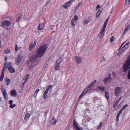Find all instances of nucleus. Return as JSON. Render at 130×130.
Returning <instances> with one entry per match:
<instances>
[{"label": "nucleus", "instance_id": "nucleus-9", "mask_svg": "<svg viewBox=\"0 0 130 130\" xmlns=\"http://www.w3.org/2000/svg\"><path fill=\"white\" fill-rule=\"evenodd\" d=\"M37 41L35 40L34 43H32L29 46V49L30 51H31L33 48L34 47L36 44Z\"/></svg>", "mask_w": 130, "mask_h": 130}, {"label": "nucleus", "instance_id": "nucleus-40", "mask_svg": "<svg viewBox=\"0 0 130 130\" xmlns=\"http://www.w3.org/2000/svg\"><path fill=\"white\" fill-rule=\"evenodd\" d=\"M3 94L4 97L5 98V99L6 100H7L8 99V97L7 95V93H5V94H4V93Z\"/></svg>", "mask_w": 130, "mask_h": 130}, {"label": "nucleus", "instance_id": "nucleus-26", "mask_svg": "<svg viewBox=\"0 0 130 130\" xmlns=\"http://www.w3.org/2000/svg\"><path fill=\"white\" fill-rule=\"evenodd\" d=\"M4 73H2V74H1L0 76V81L2 82L4 78Z\"/></svg>", "mask_w": 130, "mask_h": 130}, {"label": "nucleus", "instance_id": "nucleus-21", "mask_svg": "<svg viewBox=\"0 0 130 130\" xmlns=\"http://www.w3.org/2000/svg\"><path fill=\"white\" fill-rule=\"evenodd\" d=\"M30 115L28 113H27L25 115V117L24 118V119L25 120L27 121L28 119L30 117Z\"/></svg>", "mask_w": 130, "mask_h": 130}, {"label": "nucleus", "instance_id": "nucleus-57", "mask_svg": "<svg viewBox=\"0 0 130 130\" xmlns=\"http://www.w3.org/2000/svg\"><path fill=\"white\" fill-rule=\"evenodd\" d=\"M74 0H70L68 2V3H69V4H71V3L73 2Z\"/></svg>", "mask_w": 130, "mask_h": 130}, {"label": "nucleus", "instance_id": "nucleus-7", "mask_svg": "<svg viewBox=\"0 0 130 130\" xmlns=\"http://www.w3.org/2000/svg\"><path fill=\"white\" fill-rule=\"evenodd\" d=\"M2 24L3 26H4L5 25L9 26L10 25L11 22L10 21H5L2 22Z\"/></svg>", "mask_w": 130, "mask_h": 130}, {"label": "nucleus", "instance_id": "nucleus-2", "mask_svg": "<svg viewBox=\"0 0 130 130\" xmlns=\"http://www.w3.org/2000/svg\"><path fill=\"white\" fill-rule=\"evenodd\" d=\"M130 69V55L127 57V60L123 64V71L124 72H126L128 70Z\"/></svg>", "mask_w": 130, "mask_h": 130}, {"label": "nucleus", "instance_id": "nucleus-23", "mask_svg": "<svg viewBox=\"0 0 130 130\" xmlns=\"http://www.w3.org/2000/svg\"><path fill=\"white\" fill-rule=\"evenodd\" d=\"M130 28V25H129L127 27V28H126L124 30V31L123 32V35L127 31H128L129 29Z\"/></svg>", "mask_w": 130, "mask_h": 130}, {"label": "nucleus", "instance_id": "nucleus-17", "mask_svg": "<svg viewBox=\"0 0 130 130\" xmlns=\"http://www.w3.org/2000/svg\"><path fill=\"white\" fill-rule=\"evenodd\" d=\"M48 91H49L48 90L46 89V90L44 92L43 94V98L44 99H45L47 98V93H48Z\"/></svg>", "mask_w": 130, "mask_h": 130}, {"label": "nucleus", "instance_id": "nucleus-63", "mask_svg": "<svg viewBox=\"0 0 130 130\" xmlns=\"http://www.w3.org/2000/svg\"><path fill=\"white\" fill-rule=\"evenodd\" d=\"M121 98H120V99H119L118 100H117V101H118V103L121 100Z\"/></svg>", "mask_w": 130, "mask_h": 130}, {"label": "nucleus", "instance_id": "nucleus-31", "mask_svg": "<svg viewBox=\"0 0 130 130\" xmlns=\"http://www.w3.org/2000/svg\"><path fill=\"white\" fill-rule=\"evenodd\" d=\"M110 79L107 77L104 79L103 80L105 83H106L107 82V81Z\"/></svg>", "mask_w": 130, "mask_h": 130}, {"label": "nucleus", "instance_id": "nucleus-28", "mask_svg": "<svg viewBox=\"0 0 130 130\" xmlns=\"http://www.w3.org/2000/svg\"><path fill=\"white\" fill-rule=\"evenodd\" d=\"M10 52V50L9 49H7L5 50L4 51V53L6 54H8Z\"/></svg>", "mask_w": 130, "mask_h": 130}, {"label": "nucleus", "instance_id": "nucleus-39", "mask_svg": "<svg viewBox=\"0 0 130 130\" xmlns=\"http://www.w3.org/2000/svg\"><path fill=\"white\" fill-rule=\"evenodd\" d=\"M127 78L130 79V70L129 71L127 74Z\"/></svg>", "mask_w": 130, "mask_h": 130}, {"label": "nucleus", "instance_id": "nucleus-10", "mask_svg": "<svg viewBox=\"0 0 130 130\" xmlns=\"http://www.w3.org/2000/svg\"><path fill=\"white\" fill-rule=\"evenodd\" d=\"M129 42H128L121 49V50H122V52H123V51L128 48L129 46Z\"/></svg>", "mask_w": 130, "mask_h": 130}, {"label": "nucleus", "instance_id": "nucleus-41", "mask_svg": "<svg viewBox=\"0 0 130 130\" xmlns=\"http://www.w3.org/2000/svg\"><path fill=\"white\" fill-rule=\"evenodd\" d=\"M16 106V105L15 104H13V105H10L9 106V107L12 108H14V107H15Z\"/></svg>", "mask_w": 130, "mask_h": 130}, {"label": "nucleus", "instance_id": "nucleus-19", "mask_svg": "<svg viewBox=\"0 0 130 130\" xmlns=\"http://www.w3.org/2000/svg\"><path fill=\"white\" fill-rule=\"evenodd\" d=\"M63 60V58L61 57L58 59L56 61V64L59 65L60 63Z\"/></svg>", "mask_w": 130, "mask_h": 130}, {"label": "nucleus", "instance_id": "nucleus-44", "mask_svg": "<svg viewBox=\"0 0 130 130\" xmlns=\"http://www.w3.org/2000/svg\"><path fill=\"white\" fill-rule=\"evenodd\" d=\"M74 19L75 20V21H76L78 19V17L77 15H75L74 16Z\"/></svg>", "mask_w": 130, "mask_h": 130}, {"label": "nucleus", "instance_id": "nucleus-18", "mask_svg": "<svg viewBox=\"0 0 130 130\" xmlns=\"http://www.w3.org/2000/svg\"><path fill=\"white\" fill-rule=\"evenodd\" d=\"M71 5L70 4L68 3V2L64 4L63 6V7L67 9V8L69 7Z\"/></svg>", "mask_w": 130, "mask_h": 130}, {"label": "nucleus", "instance_id": "nucleus-43", "mask_svg": "<svg viewBox=\"0 0 130 130\" xmlns=\"http://www.w3.org/2000/svg\"><path fill=\"white\" fill-rule=\"evenodd\" d=\"M114 37L113 36H112L111 37L110 39V41L111 42H112L114 40Z\"/></svg>", "mask_w": 130, "mask_h": 130}, {"label": "nucleus", "instance_id": "nucleus-29", "mask_svg": "<svg viewBox=\"0 0 130 130\" xmlns=\"http://www.w3.org/2000/svg\"><path fill=\"white\" fill-rule=\"evenodd\" d=\"M22 14H18L17 15V18H18V19H19V20L22 17Z\"/></svg>", "mask_w": 130, "mask_h": 130}, {"label": "nucleus", "instance_id": "nucleus-6", "mask_svg": "<svg viewBox=\"0 0 130 130\" xmlns=\"http://www.w3.org/2000/svg\"><path fill=\"white\" fill-rule=\"evenodd\" d=\"M73 124L74 128L77 130H81L78 126V123L77 122L76 120L74 119L73 121Z\"/></svg>", "mask_w": 130, "mask_h": 130}, {"label": "nucleus", "instance_id": "nucleus-58", "mask_svg": "<svg viewBox=\"0 0 130 130\" xmlns=\"http://www.w3.org/2000/svg\"><path fill=\"white\" fill-rule=\"evenodd\" d=\"M107 24V23L104 22V24L103 26H104V27H106Z\"/></svg>", "mask_w": 130, "mask_h": 130}, {"label": "nucleus", "instance_id": "nucleus-38", "mask_svg": "<svg viewBox=\"0 0 130 130\" xmlns=\"http://www.w3.org/2000/svg\"><path fill=\"white\" fill-rule=\"evenodd\" d=\"M102 125V122H101L97 126L98 129H99L101 126Z\"/></svg>", "mask_w": 130, "mask_h": 130}, {"label": "nucleus", "instance_id": "nucleus-62", "mask_svg": "<svg viewBox=\"0 0 130 130\" xmlns=\"http://www.w3.org/2000/svg\"><path fill=\"white\" fill-rule=\"evenodd\" d=\"M19 19H18V18H17V19H16V22H17V23H18L19 22Z\"/></svg>", "mask_w": 130, "mask_h": 130}, {"label": "nucleus", "instance_id": "nucleus-60", "mask_svg": "<svg viewBox=\"0 0 130 130\" xmlns=\"http://www.w3.org/2000/svg\"><path fill=\"white\" fill-rule=\"evenodd\" d=\"M125 43V42H124L122 43L121 45V46L120 47V48H119V50H120V49L121 48V47Z\"/></svg>", "mask_w": 130, "mask_h": 130}, {"label": "nucleus", "instance_id": "nucleus-3", "mask_svg": "<svg viewBox=\"0 0 130 130\" xmlns=\"http://www.w3.org/2000/svg\"><path fill=\"white\" fill-rule=\"evenodd\" d=\"M122 91V89L121 87H117L114 90V94L116 96H118L121 93Z\"/></svg>", "mask_w": 130, "mask_h": 130}, {"label": "nucleus", "instance_id": "nucleus-46", "mask_svg": "<svg viewBox=\"0 0 130 130\" xmlns=\"http://www.w3.org/2000/svg\"><path fill=\"white\" fill-rule=\"evenodd\" d=\"M18 47L17 44H16L15 46V50L16 51H17L18 50Z\"/></svg>", "mask_w": 130, "mask_h": 130}, {"label": "nucleus", "instance_id": "nucleus-16", "mask_svg": "<svg viewBox=\"0 0 130 130\" xmlns=\"http://www.w3.org/2000/svg\"><path fill=\"white\" fill-rule=\"evenodd\" d=\"M11 94L12 96H16L17 95V94L16 93V92L15 90H12L11 91Z\"/></svg>", "mask_w": 130, "mask_h": 130}, {"label": "nucleus", "instance_id": "nucleus-50", "mask_svg": "<svg viewBox=\"0 0 130 130\" xmlns=\"http://www.w3.org/2000/svg\"><path fill=\"white\" fill-rule=\"evenodd\" d=\"M107 77H108L109 79H110L111 77V74L110 73L108 74V76Z\"/></svg>", "mask_w": 130, "mask_h": 130}, {"label": "nucleus", "instance_id": "nucleus-13", "mask_svg": "<svg viewBox=\"0 0 130 130\" xmlns=\"http://www.w3.org/2000/svg\"><path fill=\"white\" fill-rule=\"evenodd\" d=\"M57 120L54 117H53L51 121V124L53 125H55L56 123Z\"/></svg>", "mask_w": 130, "mask_h": 130}, {"label": "nucleus", "instance_id": "nucleus-25", "mask_svg": "<svg viewBox=\"0 0 130 130\" xmlns=\"http://www.w3.org/2000/svg\"><path fill=\"white\" fill-rule=\"evenodd\" d=\"M101 10L100 9L96 13V18L98 17L100 15L101 13Z\"/></svg>", "mask_w": 130, "mask_h": 130}, {"label": "nucleus", "instance_id": "nucleus-54", "mask_svg": "<svg viewBox=\"0 0 130 130\" xmlns=\"http://www.w3.org/2000/svg\"><path fill=\"white\" fill-rule=\"evenodd\" d=\"M109 19V17L107 18V19H106V20H105V22H106V23H107Z\"/></svg>", "mask_w": 130, "mask_h": 130}, {"label": "nucleus", "instance_id": "nucleus-8", "mask_svg": "<svg viewBox=\"0 0 130 130\" xmlns=\"http://www.w3.org/2000/svg\"><path fill=\"white\" fill-rule=\"evenodd\" d=\"M106 27L103 26L102 27V29L100 32V38H102L104 35L105 31V29Z\"/></svg>", "mask_w": 130, "mask_h": 130}, {"label": "nucleus", "instance_id": "nucleus-33", "mask_svg": "<svg viewBox=\"0 0 130 130\" xmlns=\"http://www.w3.org/2000/svg\"><path fill=\"white\" fill-rule=\"evenodd\" d=\"M59 66V65H58V64H56L55 67V69L57 70H59L60 69Z\"/></svg>", "mask_w": 130, "mask_h": 130}, {"label": "nucleus", "instance_id": "nucleus-36", "mask_svg": "<svg viewBox=\"0 0 130 130\" xmlns=\"http://www.w3.org/2000/svg\"><path fill=\"white\" fill-rule=\"evenodd\" d=\"M6 70V66H5V64L4 65V67L3 68V69L2 71V73H4V72Z\"/></svg>", "mask_w": 130, "mask_h": 130}, {"label": "nucleus", "instance_id": "nucleus-49", "mask_svg": "<svg viewBox=\"0 0 130 130\" xmlns=\"http://www.w3.org/2000/svg\"><path fill=\"white\" fill-rule=\"evenodd\" d=\"M122 50H120V52H119V53L117 55L118 56H119L120 55L121 53L122 52Z\"/></svg>", "mask_w": 130, "mask_h": 130}, {"label": "nucleus", "instance_id": "nucleus-34", "mask_svg": "<svg viewBox=\"0 0 130 130\" xmlns=\"http://www.w3.org/2000/svg\"><path fill=\"white\" fill-rule=\"evenodd\" d=\"M89 21V18H88V19L87 20V19H86L85 21L84 22V25L86 24H87Z\"/></svg>", "mask_w": 130, "mask_h": 130}, {"label": "nucleus", "instance_id": "nucleus-11", "mask_svg": "<svg viewBox=\"0 0 130 130\" xmlns=\"http://www.w3.org/2000/svg\"><path fill=\"white\" fill-rule=\"evenodd\" d=\"M75 59L77 63H80L82 61V58L78 56H75Z\"/></svg>", "mask_w": 130, "mask_h": 130}, {"label": "nucleus", "instance_id": "nucleus-45", "mask_svg": "<svg viewBox=\"0 0 130 130\" xmlns=\"http://www.w3.org/2000/svg\"><path fill=\"white\" fill-rule=\"evenodd\" d=\"M52 86V85H50L49 86H48L47 87L46 89L48 90L49 91L51 89Z\"/></svg>", "mask_w": 130, "mask_h": 130}, {"label": "nucleus", "instance_id": "nucleus-1", "mask_svg": "<svg viewBox=\"0 0 130 130\" xmlns=\"http://www.w3.org/2000/svg\"><path fill=\"white\" fill-rule=\"evenodd\" d=\"M47 48V45L46 44H44L40 47L38 51L36 56H33L31 57V61L32 62H35L36 61L37 57H42Z\"/></svg>", "mask_w": 130, "mask_h": 130}, {"label": "nucleus", "instance_id": "nucleus-5", "mask_svg": "<svg viewBox=\"0 0 130 130\" xmlns=\"http://www.w3.org/2000/svg\"><path fill=\"white\" fill-rule=\"evenodd\" d=\"M89 85H88L87 88H86L83 91L80 95L79 97V98H82L83 96L84 95L85 93H86L89 90Z\"/></svg>", "mask_w": 130, "mask_h": 130}, {"label": "nucleus", "instance_id": "nucleus-4", "mask_svg": "<svg viewBox=\"0 0 130 130\" xmlns=\"http://www.w3.org/2000/svg\"><path fill=\"white\" fill-rule=\"evenodd\" d=\"M23 58V56L20 55H19L17 56L15 59L16 64L17 65H19L21 63Z\"/></svg>", "mask_w": 130, "mask_h": 130}, {"label": "nucleus", "instance_id": "nucleus-37", "mask_svg": "<svg viewBox=\"0 0 130 130\" xmlns=\"http://www.w3.org/2000/svg\"><path fill=\"white\" fill-rule=\"evenodd\" d=\"M128 106V105L126 104L125 105H124L123 106L122 108H121L122 109V110H124L125 109V108L127 107Z\"/></svg>", "mask_w": 130, "mask_h": 130}, {"label": "nucleus", "instance_id": "nucleus-12", "mask_svg": "<svg viewBox=\"0 0 130 130\" xmlns=\"http://www.w3.org/2000/svg\"><path fill=\"white\" fill-rule=\"evenodd\" d=\"M123 110L122 109H121L119 111L117 115V116L116 118V120L117 122H118L119 121V118L120 117V115L121 113H122Z\"/></svg>", "mask_w": 130, "mask_h": 130}, {"label": "nucleus", "instance_id": "nucleus-64", "mask_svg": "<svg viewBox=\"0 0 130 130\" xmlns=\"http://www.w3.org/2000/svg\"><path fill=\"white\" fill-rule=\"evenodd\" d=\"M113 9H112V10H111V11L110 12V13L111 14L113 11Z\"/></svg>", "mask_w": 130, "mask_h": 130}, {"label": "nucleus", "instance_id": "nucleus-55", "mask_svg": "<svg viewBox=\"0 0 130 130\" xmlns=\"http://www.w3.org/2000/svg\"><path fill=\"white\" fill-rule=\"evenodd\" d=\"M51 0H48V1H47L46 2V4H45V5H47L50 2Z\"/></svg>", "mask_w": 130, "mask_h": 130}, {"label": "nucleus", "instance_id": "nucleus-24", "mask_svg": "<svg viewBox=\"0 0 130 130\" xmlns=\"http://www.w3.org/2000/svg\"><path fill=\"white\" fill-rule=\"evenodd\" d=\"M105 96L106 98L108 100L109 99V94L108 93V92L106 91H105Z\"/></svg>", "mask_w": 130, "mask_h": 130}, {"label": "nucleus", "instance_id": "nucleus-14", "mask_svg": "<svg viewBox=\"0 0 130 130\" xmlns=\"http://www.w3.org/2000/svg\"><path fill=\"white\" fill-rule=\"evenodd\" d=\"M44 26L43 23H40L38 27V29L39 30H42L44 28Z\"/></svg>", "mask_w": 130, "mask_h": 130}, {"label": "nucleus", "instance_id": "nucleus-35", "mask_svg": "<svg viewBox=\"0 0 130 130\" xmlns=\"http://www.w3.org/2000/svg\"><path fill=\"white\" fill-rule=\"evenodd\" d=\"M130 2V0H126L125 3V4L128 5L129 4Z\"/></svg>", "mask_w": 130, "mask_h": 130}, {"label": "nucleus", "instance_id": "nucleus-27", "mask_svg": "<svg viewBox=\"0 0 130 130\" xmlns=\"http://www.w3.org/2000/svg\"><path fill=\"white\" fill-rule=\"evenodd\" d=\"M96 80H94L92 82L90 85V86H93L96 83Z\"/></svg>", "mask_w": 130, "mask_h": 130}, {"label": "nucleus", "instance_id": "nucleus-42", "mask_svg": "<svg viewBox=\"0 0 130 130\" xmlns=\"http://www.w3.org/2000/svg\"><path fill=\"white\" fill-rule=\"evenodd\" d=\"M118 103H118V101H116L115 102V104L113 105V107L114 108H115L116 107V106L118 104Z\"/></svg>", "mask_w": 130, "mask_h": 130}, {"label": "nucleus", "instance_id": "nucleus-22", "mask_svg": "<svg viewBox=\"0 0 130 130\" xmlns=\"http://www.w3.org/2000/svg\"><path fill=\"white\" fill-rule=\"evenodd\" d=\"M5 81L7 82L6 85L8 86L10 85V80L9 78H6L5 79Z\"/></svg>", "mask_w": 130, "mask_h": 130}, {"label": "nucleus", "instance_id": "nucleus-20", "mask_svg": "<svg viewBox=\"0 0 130 130\" xmlns=\"http://www.w3.org/2000/svg\"><path fill=\"white\" fill-rule=\"evenodd\" d=\"M1 89L2 92L3 94H5V93H6V90L4 87V86L3 85H2L1 87Z\"/></svg>", "mask_w": 130, "mask_h": 130}, {"label": "nucleus", "instance_id": "nucleus-51", "mask_svg": "<svg viewBox=\"0 0 130 130\" xmlns=\"http://www.w3.org/2000/svg\"><path fill=\"white\" fill-rule=\"evenodd\" d=\"M54 26L51 25L50 26V28L52 30L53 29Z\"/></svg>", "mask_w": 130, "mask_h": 130}, {"label": "nucleus", "instance_id": "nucleus-59", "mask_svg": "<svg viewBox=\"0 0 130 130\" xmlns=\"http://www.w3.org/2000/svg\"><path fill=\"white\" fill-rule=\"evenodd\" d=\"M82 3L81 2V3H79V4H78L77 5V7H80V6L82 5Z\"/></svg>", "mask_w": 130, "mask_h": 130}, {"label": "nucleus", "instance_id": "nucleus-30", "mask_svg": "<svg viewBox=\"0 0 130 130\" xmlns=\"http://www.w3.org/2000/svg\"><path fill=\"white\" fill-rule=\"evenodd\" d=\"M98 88L102 91H104L105 90L104 87L100 86H98Z\"/></svg>", "mask_w": 130, "mask_h": 130}, {"label": "nucleus", "instance_id": "nucleus-47", "mask_svg": "<svg viewBox=\"0 0 130 130\" xmlns=\"http://www.w3.org/2000/svg\"><path fill=\"white\" fill-rule=\"evenodd\" d=\"M9 104L10 105H12L13 103V101L12 100H10L9 101Z\"/></svg>", "mask_w": 130, "mask_h": 130}, {"label": "nucleus", "instance_id": "nucleus-61", "mask_svg": "<svg viewBox=\"0 0 130 130\" xmlns=\"http://www.w3.org/2000/svg\"><path fill=\"white\" fill-rule=\"evenodd\" d=\"M121 106V104H119L118 105L117 107H118V108H119Z\"/></svg>", "mask_w": 130, "mask_h": 130}, {"label": "nucleus", "instance_id": "nucleus-48", "mask_svg": "<svg viewBox=\"0 0 130 130\" xmlns=\"http://www.w3.org/2000/svg\"><path fill=\"white\" fill-rule=\"evenodd\" d=\"M112 75L115 77L116 76V73L114 72H112Z\"/></svg>", "mask_w": 130, "mask_h": 130}, {"label": "nucleus", "instance_id": "nucleus-32", "mask_svg": "<svg viewBox=\"0 0 130 130\" xmlns=\"http://www.w3.org/2000/svg\"><path fill=\"white\" fill-rule=\"evenodd\" d=\"M71 24L72 26L74 27L75 25V24L74 23V19H72L71 21Z\"/></svg>", "mask_w": 130, "mask_h": 130}, {"label": "nucleus", "instance_id": "nucleus-53", "mask_svg": "<svg viewBox=\"0 0 130 130\" xmlns=\"http://www.w3.org/2000/svg\"><path fill=\"white\" fill-rule=\"evenodd\" d=\"M27 77L25 78L26 80L27 79L28 80L29 78V75L28 74L26 75Z\"/></svg>", "mask_w": 130, "mask_h": 130}, {"label": "nucleus", "instance_id": "nucleus-15", "mask_svg": "<svg viewBox=\"0 0 130 130\" xmlns=\"http://www.w3.org/2000/svg\"><path fill=\"white\" fill-rule=\"evenodd\" d=\"M10 67L8 68L9 71L11 73H14L15 72V70L14 69L13 67H11L10 65H9Z\"/></svg>", "mask_w": 130, "mask_h": 130}, {"label": "nucleus", "instance_id": "nucleus-52", "mask_svg": "<svg viewBox=\"0 0 130 130\" xmlns=\"http://www.w3.org/2000/svg\"><path fill=\"white\" fill-rule=\"evenodd\" d=\"M100 7V5H98L97 6H96V10L98 9V8H99Z\"/></svg>", "mask_w": 130, "mask_h": 130}, {"label": "nucleus", "instance_id": "nucleus-56", "mask_svg": "<svg viewBox=\"0 0 130 130\" xmlns=\"http://www.w3.org/2000/svg\"><path fill=\"white\" fill-rule=\"evenodd\" d=\"M39 89H37L35 92V94L36 93V94H37L39 92Z\"/></svg>", "mask_w": 130, "mask_h": 130}]
</instances>
